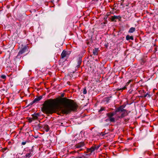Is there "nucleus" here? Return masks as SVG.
Instances as JSON below:
<instances>
[{
  "instance_id": "obj_2",
  "label": "nucleus",
  "mask_w": 158,
  "mask_h": 158,
  "mask_svg": "<svg viewBox=\"0 0 158 158\" xmlns=\"http://www.w3.org/2000/svg\"><path fill=\"white\" fill-rule=\"evenodd\" d=\"M57 107L56 101L54 100L49 99L45 102L42 110L44 113L52 114L56 112Z\"/></svg>"
},
{
  "instance_id": "obj_15",
  "label": "nucleus",
  "mask_w": 158,
  "mask_h": 158,
  "mask_svg": "<svg viewBox=\"0 0 158 158\" xmlns=\"http://www.w3.org/2000/svg\"><path fill=\"white\" fill-rule=\"evenodd\" d=\"M25 156L26 158H28L30 156V153H27L26 155Z\"/></svg>"
},
{
  "instance_id": "obj_3",
  "label": "nucleus",
  "mask_w": 158,
  "mask_h": 158,
  "mask_svg": "<svg viewBox=\"0 0 158 158\" xmlns=\"http://www.w3.org/2000/svg\"><path fill=\"white\" fill-rule=\"evenodd\" d=\"M115 114V113H110L107 114V116L110 122L115 121V119L113 116Z\"/></svg>"
},
{
  "instance_id": "obj_17",
  "label": "nucleus",
  "mask_w": 158,
  "mask_h": 158,
  "mask_svg": "<svg viewBox=\"0 0 158 158\" xmlns=\"http://www.w3.org/2000/svg\"><path fill=\"white\" fill-rule=\"evenodd\" d=\"M1 77L3 79H4L6 78V76L4 75H2L1 76Z\"/></svg>"
},
{
  "instance_id": "obj_21",
  "label": "nucleus",
  "mask_w": 158,
  "mask_h": 158,
  "mask_svg": "<svg viewBox=\"0 0 158 158\" xmlns=\"http://www.w3.org/2000/svg\"><path fill=\"white\" fill-rule=\"evenodd\" d=\"M130 81H130H130H129V82H128L127 83V85H128V84H129L130 82Z\"/></svg>"
},
{
  "instance_id": "obj_18",
  "label": "nucleus",
  "mask_w": 158,
  "mask_h": 158,
  "mask_svg": "<svg viewBox=\"0 0 158 158\" xmlns=\"http://www.w3.org/2000/svg\"><path fill=\"white\" fill-rule=\"evenodd\" d=\"M23 50H24V49H23L22 50H21V51H20L19 52V54H22V53H23V52H23Z\"/></svg>"
},
{
  "instance_id": "obj_19",
  "label": "nucleus",
  "mask_w": 158,
  "mask_h": 158,
  "mask_svg": "<svg viewBox=\"0 0 158 158\" xmlns=\"http://www.w3.org/2000/svg\"><path fill=\"white\" fill-rule=\"evenodd\" d=\"M104 110V109L103 108H101L99 110V111H101L103 110Z\"/></svg>"
},
{
  "instance_id": "obj_10",
  "label": "nucleus",
  "mask_w": 158,
  "mask_h": 158,
  "mask_svg": "<svg viewBox=\"0 0 158 158\" xmlns=\"http://www.w3.org/2000/svg\"><path fill=\"white\" fill-rule=\"evenodd\" d=\"M126 39L127 40H133V36H129V35H127V36H126Z\"/></svg>"
},
{
  "instance_id": "obj_13",
  "label": "nucleus",
  "mask_w": 158,
  "mask_h": 158,
  "mask_svg": "<svg viewBox=\"0 0 158 158\" xmlns=\"http://www.w3.org/2000/svg\"><path fill=\"white\" fill-rule=\"evenodd\" d=\"M118 19V17L117 16H113L112 17L111 20L112 21H115V19Z\"/></svg>"
},
{
  "instance_id": "obj_20",
  "label": "nucleus",
  "mask_w": 158,
  "mask_h": 158,
  "mask_svg": "<svg viewBox=\"0 0 158 158\" xmlns=\"http://www.w3.org/2000/svg\"><path fill=\"white\" fill-rule=\"evenodd\" d=\"M26 142H23L22 143V144L23 145H24L26 144Z\"/></svg>"
},
{
  "instance_id": "obj_11",
  "label": "nucleus",
  "mask_w": 158,
  "mask_h": 158,
  "mask_svg": "<svg viewBox=\"0 0 158 158\" xmlns=\"http://www.w3.org/2000/svg\"><path fill=\"white\" fill-rule=\"evenodd\" d=\"M135 30V28L134 27H131L130 28L129 31V32L132 33Z\"/></svg>"
},
{
  "instance_id": "obj_5",
  "label": "nucleus",
  "mask_w": 158,
  "mask_h": 158,
  "mask_svg": "<svg viewBox=\"0 0 158 158\" xmlns=\"http://www.w3.org/2000/svg\"><path fill=\"white\" fill-rule=\"evenodd\" d=\"M84 145V144L83 143H80L76 145V147L77 148H80Z\"/></svg>"
},
{
  "instance_id": "obj_12",
  "label": "nucleus",
  "mask_w": 158,
  "mask_h": 158,
  "mask_svg": "<svg viewBox=\"0 0 158 158\" xmlns=\"http://www.w3.org/2000/svg\"><path fill=\"white\" fill-rule=\"evenodd\" d=\"M123 112V113L122 114L121 117H123L127 115V113L125 110V111Z\"/></svg>"
},
{
  "instance_id": "obj_14",
  "label": "nucleus",
  "mask_w": 158,
  "mask_h": 158,
  "mask_svg": "<svg viewBox=\"0 0 158 158\" xmlns=\"http://www.w3.org/2000/svg\"><path fill=\"white\" fill-rule=\"evenodd\" d=\"M97 51H98V49H95V50H94L93 51V54L94 55H97V54H98Z\"/></svg>"
},
{
  "instance_id": "obj_16",
  "label": "nucleus",
  "mask_w": 158,
  "mask_h": 158,
  "mask_svg": "<svg viewBox=\"0 0 158 158\" xmlns=\"http://www.w3.org/2000/svg\"><path fill=\"white\" fill-rule=\"evenodd\" d=\"M83 93L84 94H86L87 91L86 90V89H85V88L84 89Z\"/></svg>"
},
{
  "instance_id": "obj_8",
  "label": "nucleus",
  "mask_w": 158,
  "mask_h": 158,
  "mask_svg": "<svg viewBox=\"0 0 158 158\" xmlns=\"http://www.w3.org/2000/svg\"><path fill=\"white\" fill-rule=\"evenodd\" d=\"M42 98V97L41 96H40L39 97L36 98L33 101V102L34 103V102H37L38 101H39L40 99H41Z\"/></svg>"
},
{
  "instance_id": "obj_25",
  "label": "nucleus",
  "mask_w": 158,
  "mask_h": 158,
  "mask_svg": "<svg viewBox=\"0 0 158 158\" xmlns=\"http://www.w3.org/2000/svg\"><path fill=\"white\" fill-rule=\"evenodd\" d=\"M83 158L81 157H76V158Z\"/></svg>"
},
{
  "instance_id": "obj_26",
  "label": "nucleus",
  "mask_w": 158,
  "mask_h": 158,
  "mask_svg": "<svg viewBox=\"0 0 158 158\" xmlns=\"http://www.w3.org/2000/svg\"><path fill=\"white\" fill-rule=\"evenodd\" d=\"M49 130V129H48L47 130V131H48Z\"/></svg>"
},
{
  "instance_id": "obj_4",
  "label": "nucleus",
  "mask_w": 158,
  "mask_h": 158,
  "mask_svg": "<svg viewBox=\"0 0 158 158\" xmlns=\"http://www.w3.org/2000/svg\"><path fill=\"white\" fill-rule=\"evenodd\" d=\"M39 116L38 114H35L32 115V117L31 118L29 119V122H31L32 120L37 119L38 117Z\"/></svg>"
},
{
  "instance_id": "obj_6",
  "label": "nucleus",
  "mask_w": 158,
  "mask_h": 158,
  "mask_svg": "<svg viewBox=\"0 0 158 158\" xmlns=\"http://www.w3.org/2000/svg\"><path fill=\"white\" fill-rule=\"evenodd\" d=\"M67 54H68L67 52L66 51L64 50L62 52L61 54V56L62 58H64V57H66V56L67 55Z\"/></svg>"
},
{
  "instance_id": "obj_9",
  "label": "nucleus",
  "mask_w": 158,
  "mask_h": 158,
  "mask_svg": "<svg viewBox=\"0 0 158 158\" xmlns=\"http://www.w3.org/2000/svg\"><path fill=\"white\" fill-rule=\"evenodd\" d=\"M96 146H94V147H91L89 149V152H92L96 150Z\"/></svg>"
},
{
  "instance_id": "obj_7",
  "label": "nucleus",
  "mask_w": 158,
  "mask_h": 158,
  "mask_svg": "<svg viewBox=\"0 0 158 158\" xmlns=\"http://www.w3.org/2000/svg\"><path fill=\"white\" fill-rule=\"evenodd\" d=\"M125 110L123 109L122 106H120L116 110V112H117L118 111H121L122 112H123V111H125Z\"/></svg>"
},
{
  "instance_id": "obj_24",
  "label": "nucleus",
  "mask_w": 158,
  "mask_h": 158,
  "mask_svg": "<svg viewBox=\"0 0 158 158\" xmlns=\"http://www.w3.org/2000/svg\"><path fill=\"white\" fill-rule=\"evenodd\" d=\"M120 118V117H119V116H118V118H117V119H116V120H117V119H118V118Z\"/></svg>"
},
{
  "instance_id": "obj_23",
  "label": "nucleus",
  "mask_w": 158,
  "mask_h": 158,
  "mask_svg": "<svg viewBox=\"0 0 158 158\" xmlns=\"http://www.w3.org/2000/svg\"><path fill=\"white\" fill-rule=\"evenodd\" d=\"M99 146L96 147V150H97L99 148Z\"/></svg>"
},
{
  "instance_id": "obj_1",
  "label": "nucleus",
  "mask_w": 158,
  "mask_h": 158,
  "mask_svg": "<svg viewBox=\"0 0 158 158\" xmlns=\"http://www.w3.org/2000/svg\"><path fill=\"white\" fill-rule=\"evenodd\" d=\"M60 108L63 113L67 114L75 110L77 108V105L72 100L64 98L62 100Z\"/></svg>"
},
{
  "instance_id": "obj_22",
  "label": "nucleus",
  "mask_w": 158,
  "mask_h": 158,
  "mask_svg": "<svg viewBox=\"0 0 158 158\" xmlns=\"http://www.w3.org/2000/svg\"><path fill=\"white\" fill-rule=\"evenodd\" d=\"M126 88V86H125L123 89H125Z\"/></svg>"
}]
</instances>
